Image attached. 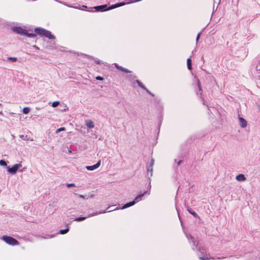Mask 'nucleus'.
<instances>
[{
	"mask_svg": "<svg viewBox=\"0 0 260 260\" xmlns=\"http://www.w3.org/2000/svg\"><path fill=\"white\" fill-rule=\"evenodd\" d=\"M35 32L42 37H46L49 39H55L54 36L52 35L50 31L41 27L36 28L35 29Z\"/></svg>",
	"mask_w": 260,
	"mask_h": 260,
	"instance_id": "1",
	"label": "nucleus"
},
{
	"mask_svg": "<svg viewBox=\"0 0 260 260\" xmlns=\"http://www.w3.org/2000/svg\"><path fill=\"white\" fill-rule=\"evenodd\" d=\"M147 192V191L144 192L143 193H141L138 196H137L135 200L133 201L132 202H131L129 203H128L126 204H125L123 206H122L120 209H124L125 208H127L128 207H129L132 206L134 205L137 202L140 201L141 200L142 198L144 196V195Z\"/></svg>",
	"mask_w": 260,
	"mask_h": 260,
	"instance_id": "2",
	"label": "nucleus"
},
{
	"mask_svg": "<svg viewBox=\"0 0 260 260\" xmlns=\"http://www.w3.org/2000/svg\"><path fill=\"white\" fill-rule=\"evenodd\" d=\"M186 236L188 240H189L190 239H191L192 240V242L193 243L194 246L196 247V249H198L202 254H204L206 252V250L205 248H204V247H199L198 248V242L197 240H194V239L192 237V236L190 234H186Z\"/></svg>",
	"mask_w": 260,
	"mask_h": 260,
	"instance_id": "3",
	"label": "nucleus"
},
{
	"mask_svg": "<svg viewBox=\"0 0 260 260\" xmlns=\"http://www.w3.org/2000/svg\"><path fill=\"white\" fill-rule=\"evenodd\" d=\"M116 209H118V208H116V209H115L114 210H110L108 211H107V210H104V211H100L99 212H95V213L89 214L87 217H77V218H75L74 220L76 221H78V222L81 221H83V220H85V219H86L88 217H92V216L99 215L100 214L105 213L106 212H111V211L115 210H116Z\"/></svg>",
	"mask_w": 260,
	"mask_h": 260,
	"instance_id": "4",
	"label": "nucleus"
},
{
	"mask_svg": "<svg viewBox=\"0 0 260 260\" xmlns=\"http://www.w3.org/2000/svg\"><path fill=\"white\" fill-rule=\"evenodd\" d=\"M17 34L26 36L28 37L35 38L36 34L34 33H28L27 31L20 27L17 26Z\"/></svg>",
	"mask_w": 260,
	"mask_h": 260,
	"instance_id": "5",
	"label": "nucleus"
},
{
	"mask_svg": "<svg viewBox=\"0 0 260 260\" xmlns=\"http://www.w3.org/2000/svg\"><path fill=\"white\" fill-rule=\"evenodd\" d=\"M120 3H117V4H115V5H113L112 6L108 7V8H106L107 7V5H102V6H96V7H94L93 8L96 11L103 12V11H105L110 10H111V9H114V8H116L117 7L113 8V7H114L115 5H116L117 4H119Z\"/></svg>",
	"mask_w": 260,
	"mask_h": 260,
	"instance_id": "6",
	"label": "nucleus"
},
{
	"mask_svg": "<svg viewBox=\"0 0 260 260\" xmlns=\"http://www.w3.org/2000/svg\"><path fill=\"white\" fill-rule=\"evenodd\" d=\"M2 239L10 245H15L16 244V240L11 237L4 236Z\"/></svg>",
	"mask_w": 260,
	"mask_h": 260,
	"instance_id": "7",
	"label": "nucleus"
},
{
	"mask_svg": "<svg viewBox=\"0 0 260 260\" xmlns=\"http://www.w3.org/2000/svg\"><path fill=\"white\" fill-rule=\"evenodd\" d=\"M154 159H151L150 162L147 166V173L148 175L150 177H151L152 176V172H153V166L154 165Z\"/></svg>",
	"mask_w": 260,
	"mask_h": 260,
	"instance_id": "8",
	"label": "nucleus"
},
{
	"mask_svg": "<svg viewBox=\"0 0 260 260\" xmlns=\"http://www.w3.org/2000/svg\"><path fill=\"white\" fill-rule=\"evenodd\" d=\"M101 165V160H99L98 162L93 166H88L86 167V169L88 171H93L98 168Z\"/></svg>",
	"mask_w": 260,
	"mask_h": 260,
	"instance_id": "9",
	"label": "nucleus"
},
{
	"mask_svg": "<svg viewBox=\"0 0 260 260\" xmlns=\"http://www.w3.org/2000/svg\"><path fill=\"white\" fill-rule=\"evenodd\" d=\"M225 258L224 257H217V258H215V257H206V256H199V258L201 259V260H210V259H223Z\"/></svg>",
	"mask_w": 260,
	"mask_h": 260,
	"instance_id": "10",
	"label": "nucleus"
},
{
	"mask_svg": "<svg viewBox=\"0 0 260 260\" xmlns=\"http://www.w3.org/2000/svg\"><path fill=\"white\" fill-rule=\"evenodd\" d=\"M239 122L242 127L244 128L247 126V121L244 118L242 117L239 118Z\"/></svg>",
	"mask_w": 260,
	"mask_h": 260,
	"instance_id": "11",
	"label": "nucleus"
},
{
	"mask_svg": "<svg viewBox=\"0 0 260 260\" xmlns=\"http://www.w3.org/2000/svg\"><path fill=\"white\" fill-rule=\"evenodd\" d=\"M236 179L238 181H244L246 179V177H245V176L243 174L238 175L236 176Z\"/></svg>",
	"mask_w": 260,
	"mask_h": 260,
	"instance_id": "12",
	"label": "nucleus"
},
{
	"mask_svg": "<svg viewBox=\"0 0 260 260\" xmlns=\"http://www.w3.org/2000/svg\"><path fill=\"white\" fill-rule=\"evenodd\" d=\"M85 123H86V125L87 126V127L89 128H93L94 126L93 122L90 120H86L85 121Z\"/></svg>",
	"mask_w": 260,
	"mask_h": 260,
	"instance_id": "13",
	"label": "nucleus"
},
{
	"mask_svg": "<svg viewBox=\"0 0 260 260\" xmlns=\"http://www.w3.org/2000/svg\"><path fill=\"white\" fill-rule=\"evenodd\" d=\"M8 171L9 172L15 174L16 172V165H14L12 168H8Z\"/></svg>",
	"mask_w": 260,
	"mask_h": 260,
	"instance_id": "14",
	"label": "nucleus"
},
{
	"mask_svg": "<svg viewBox=\"0 0 260 260\" xmlns=\"http://www.w3.org/2000/svg\"><path fill=\"white\" fill-rule=\"evenodd\" d=\"M198 87L199 90L200 91V92H197V94H199L200 95H202V86H201V84L200 81V80L199 79H198Z\"/></svg>",
	"mask_w": 260,
	"mask_h": 260,
	"instance_id": "15",
	"label": "nucleus"
},
{
	"mask_svg": "<svg viewBox=\"0 0 260 260\" xmlns=\"http://www.w3.org/2000/svg\"><path fill=\"white\" fill-rule=\"evenodd\" d=\"M26 168V167H22L21 164H17V171H22Z\"/></svg>",
	"mask_w": 260,
	"mask_h": 260,
	"instance_id": "16",
	"label": "nucleus"
},
{
	"mask_svg": "<svg viewBox=\"0 0 260 260\" xmlns=\"http://www.w3.org/2000/svg\"><path fill=\"white\" fill-rule=\"evenodd\" d=\"M187 68L189 70H191V60L190 58H188L187 60Z\"/></svg>",
	"mask_w": 260,
	"mask_h": 260,
	"instance_id": "17",
	"label": "nucleus"
},
{
	"mask_svg": "<svg viewBox=\"0 0 260 260\" xmlns=\"http://www.w3.org/2000/svg\"><path fill=\"white\" fill-rule=\"evenodd\" d=\"M30 109L29 107H25L23 109L22 111L24 114H28L30 112Z\"/></svg>",
	"mask_w": 260,
	"mask_h": 260,
	"instance_id": "18",
	"label": "nucleus"
},
{
	"mask_svg": "<svg viewBox=\"0 0 260 260\" xmlns=\"http://www.w3.org/2000/svg\"><path fill=\"white\" fill-rule=\"evenodd\" d=\"M136 82L138 83V84L139 85V86L140 87H141L143 89H145V86L143 84V83L142 82H141L139 80H136Z\"/></svg>",
	"mask_w": 260,
	"mask_h": 260,
	"instance_id": "19",
	"label": "nucleus"
},
{
	"mask_svg": "<svg viewBox=\"0 0 260 260\" xmlns=\"http://www.w3.org/2000/svg\"><path fill=\"white\" fill-rule=\"evenodd\" d=\"M69 231V228H67V229H64V230H60L59 233L60 234H64L67 233Z\"/></svg>",
	"mask_w": 260,
	"mask_h": 260,
	"instance_id": "20",
	"label": "nucleus"
},
{
	"mask_svg": "<svg viewBox=\"0 0 260 260\" xmlns=\"http://www.w3.org/2000/svg\"><path fill=\"white\" fill-rule=\"evenodd\" d=\"M23 208H24V210L27 211L28 209L30 208L29 204H28L27 203L24 204L23 205Z\"/></svg>",
	"mask_w": 260,
	"mask_h": 260,
	"instance_id": "21",
	"label": "nucleus"
},
{
	"mask_svg": "<svg viewBox=\"0 0 260 260\" xmlns=\"http://www.w3.org/2000/svg\"><path fill=\"white\" fill-rule=\"evenodd\" d=\"M188 211L192 214L194 217H197L198 216V214L194 211H191L190 210L188 209Z\"/></svg>",
	"mask_w": 260,
	"mask_h": 260,
	"instance_id": "22",
	"label": "nucleus"
},
{
	"mask_svg": "<svg viewBox=\"0 0 260 260\" xmlns=\"http://www.w3.org/2000/svg\"><path fill=\"white\" fill-rule=\"evenodd\" d=\"M59 104V102L58 101L54 102L52 103V106L53 107H56Z\"/></svg>",
	"mask_w": 260,
	"mask_h": 260,
	"instance_id": "23",
	"label": "nucleus"
},
{
	"mask_svg": "<svg viewBox=\"0 0 260 260\" xmlns=\"http://www.w3.org/2000/svg\"><path fill=\"white\" fill-rule=\"evenodd\" d=\"M0 165L2 166H6L7 163L4 160H0Z\"/></svg>",
	"mask_w": 260,
	"mask_h": 260,
	"instance_id": "24",
	"label": "nucleus"
},
{
	"mask_svg": "<svg viewBox=\"0 0 260 260\" xmlns=\"http://www.w3.org/2000/svg\"><path fill=\"white\" fill-rule=\"evenodd\" d=\"M65 128L64 127H60L59 128H58L56 129V133L57 134L59 132H61V131H65Z\"/></svg>",
	"mask_w": 260,
	"mask_h": 260,
	"instance_id": "25",
	"label": "nucleus"
},
{
	"mask_svg": "<svg viewBox=\"0 0 260 260\" xmlns=\"http://www.w3.org/2000/svg\"><path fill=\"white\" fill-rule=\"evenodd\" d=\"M121 71H122V72H125V73H131V72L128 70H127V69H126L125 68H124L123 67H122V68L121 69Z\"/></svg>",
	"mask_w": 260,
	"mask_h": 260,
	"instance_id": "26",
	"label": "nucleus"
},
{
	"mask_svg": "<svg viewBox=\"0 0 260 260\" xmlns=\"http://www.w3.org/2000/svg\"><path fill=\"white\" fill-rule=\"evenodd\" d=\"M68 187H75V184L74 183H68L67 184Z\"/></svg>",
	"mask_w": 260,
	"mask_h": 260,
	"instance_id": "27",
	"label": "nucleus"
},
{
	"mask_svg": "<svg viewBox=\"0 0 260 260\" xmlns=\"http://www.w3.org/2000/svg\"><path fill=\"white\" fill-rule=\"evenodd\" d=\"M144 90H145L146 91V92L148 93H149L150 95L153 96V94L149 90H148L146 88H145V89H144Z\"/></svg>",
	"mask_w": 260,
	"mask_h": 260,
	"instance_id": "28",
	"label": "nucleus"
},
{
	"mask_svg": "<svg viewBox=\"0 0 260 260\" xmlns=\"http://www.w3.org/2000/svg\"><path fill=\"white\" fill-rule=\"evenodd\" d=\"M201 34V32H200L198 34V35H197V39H196V41H197V43H198V41H199V39L200 38V35Z\"/></svg>",
	"mask_w": 260,
	"mask_h": 260,
	"instance_id": "29",
	"label": "nucleus"
},
{
	"mask_svg": "<svg viewBox=\"0 0 260 260\" xmlns=\"http://www.w3.org/2000/svg\"><path fill=\"white\" fill-rule=\"evenodd\" d=\"M115 67H116V69H119V70H120L121 71L122 67H121V66H120L119 65H117L116 64L115 65Z\"/></svg>",
	"mask_w": 260,
	"mask_h": 260,
	"instance_id": "30",
	"label": "nucleus"
},
{
	"mask_svg": "<svg viewBox=\"0 0 260 260\" xmlns=\"http://www.w3.org/2000/svg\"><path fill=\"white\" fill-rule=\"evenodd\" d=\"M115 67H116V69H119V70H120L121 71L122 67H121V66H120L119 65H117L116 64L115 65Z\"/></svg>",
	"mask_w": 260,
	"mask_h": 260,
	"instance_id": "31",
	"label": "nucleus"
},
{
	"mask_svg": "<svg viewBox=\"0 0 260 260\" xmlns=\"http://www.w3.org/2000/svg\"><path fill=\"white\" fill-rule=\"evenodd\" d=\"M96 79L98 80H101V81L104 80L103 78H102V77H100V76H97L96 77Z\"/></svg>",
	"mask_w": 260,
	"mask_h": 260,
	"instance_id": "32",
	"label": "nucleus"
},
{
	"mask_svg": "<svg viewBox=\"0 0 260 260\" xmlns=\"http://www.w3.org/2000/svg\"><path fill=\"white\" fill-rule=\"evenodd\" d=\"M75 194L76 195H78V194L77 193H75ZM78 196L80 198H82L83 199H85V197L84 195H82V194H78Z\"/></svg>",
	"mask_w": 260,
	"mask_h": 260,
	"instance_id": "33",
	"label": "nucleus"
},
{
	"mask_svg": "<svg viewBox=\"0 0 260 260\" xmlns=\"http://www.w3.org/2000/svg\"><path fill=\"white\" fill-rule=\"evenodd\" d=\"M95 62L97 63V64H101V62L102 61L99 60V59H96V60H95Z\"/></svg>",
	"mask_w": 260,
	"mask_h": 260,
	"instance_id": "34",
	"label": "nucleus"
},
{
	"mask_svg": "<svg viewBox=\"0 0 260 260\" xmlns=\"http://www.w3.org/2000/svg\"><path fill=\"white\" fill-rule=\"evenodd\" d=\"M84 8H87V6L83 5L81 6V7L80 8L81 10H84Z\"/></svg>",
	"mask_w": 260,
	"mask_h": 260,
	"instance_id": "35",
	"label": "nucleus"
},
{
	"mask_svg": "<svg viewBox=\"0 0 260 260\" xmlns=\"http://www.w3.org/2000/svg\"><path fill=\"white\" fill-rule=\"evenodd\" d=\"M53 237L52 236H50V235H47L46 237H45V238L46 239H49V238H51Z\"/></svg>",
	"mask_w": 260,
	"mask_h": 260,
	"instance_id": "36",
	"label": "nucleus"
},
{
	"mask_svg": "<svg viewBox=\"0 0 260 260\" xmlns=\"http://www.w3.org/2000/svg\"><path fill=\"white\" fill-rule=\"evenodd\" d=\"M13 30L14 32L16 31V27H15V26L13 27Z\"/></svg>",
	"mask_w": 260,
	"mask_h": 260,
	"instance_id": "37",
	"label": "nucleus"
},
{
	"mask_svg": "<svg viewBox=\"0 0 260 260\" xmlns=\"http://www.w3.org/2000/svg\"><path fill=\"white\" fill-rule=\"evenodd\" d=\"M9 59H11L14 61H15V60H16V58H9Z\"/></svg>",
	"mask_w": 260,
	"mask_h": 260,
	"instance_id": "38",
	"label": "nucleus"
},
{
	"mask_svg": "<svg viewBox=\"0 0 260 260\" xmlns=\"http://www.w3.org/2000/svg\"><path fill=\"white\" fill-rule=\"evenodd\" d=\"M20 137L23 140H25V139L24 138V136L23 135H20Z\"/></svg>",
	"mask_w": 260,
	"mask_h": 260,
	"instance_id": "39",
	"label": "nucleus"
},
{
	"mask_svg": "<svg viewBox=\"0 0 260 260\" xmlns=\"http://www.w3.org/2000/svg\"><path fill=\"white\" fill-rule=\"evenodd\" d=\"M201 99H202V100L203 101V104L205 105V101H204V99L201 96Z\"/></svg>",
	"mask_w": 260,
	"mask_h": 260,
	"instance_id": "40",
	"label": "nucleus"
},
{
	"mask_svg": "<svg viewBox=\"0 0 260 260\" xmlns=\"http://www.w3.org/2000/svg\"><path fill=\"white\" fill-rule=\"evenodd\" d=\"M181 162V160H180V161L178 162V165H179L180 164Z\"/></svg>",
	"mask_w": 260,
	"mask_h": 260,
	"instance_id": "41",
	"label": "nucleus"
},
{
	"mask_svg": "<svg viewBox=\"0 0 260 260\" xmlns=\"http://www.w3.org/2000/svg\"><path fill=\"white\" fill-rule=\"evenodd\" d=\"M176 210H177V212H178V214H179L178 210V209H177V207H176Z\"/></svg>",
	"mask_w": 260,
	"mask_h": 260,
	"instance_id": "42",
	"label": "nucleus"
},
{
	"mask_svg": "<svg viewBox=\"0 0 260 260\" xmlns=\"http://www.w3.org/2000/svg\"><path fill=\"white\" fill-rule=\"evenodd\" d=\"M110 208V206H109V207H108L107 208V209H109Z\"/></svg>",
	"mask_w": 260,
	"mask_h": 260,
	"instance_id": "43",
	"label": "nucleus"
}]
</instances>
